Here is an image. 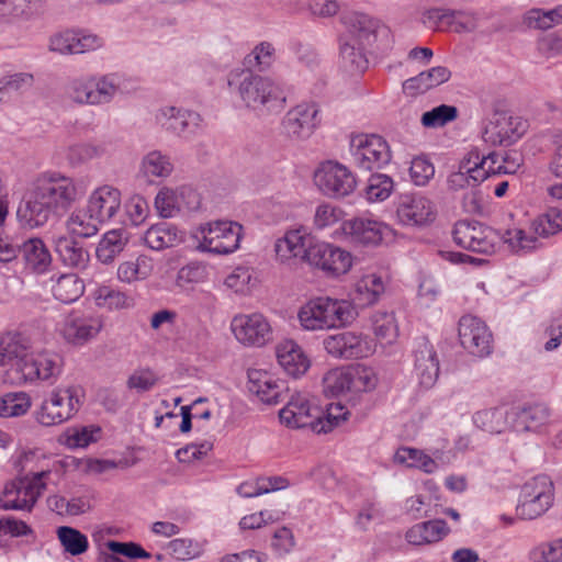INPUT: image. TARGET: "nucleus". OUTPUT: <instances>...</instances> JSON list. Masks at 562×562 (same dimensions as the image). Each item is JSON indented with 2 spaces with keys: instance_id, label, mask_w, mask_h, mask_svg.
<instances>
[{
  "instance_id": "1",
  "label": "nucleus",
  "mask_w": 562,
  "mask_h": 562,
  "mask_svg": "<svg viewBox=\"0 0 562 562\" xmlns=\"http://www.w3.org/2000/svg\"><path fill=\"white\" fill-rule=\"evenodd\" d=\"M86 193L81 180L58 171L40 175L24 200L16 216L22 226H44L53 217L64 216Z\"/></svg>"
},
{
  "instance_id": "2",
  "label": "nucleus",
  "mask_w": 562,
  "mask_h": 562,
  "mask_svg": "<svg viewBox=\"0 0 562 562\" xmlns=\"http://www.w3.org/2000/svg\"><path fill=\"white\" fill-rule=\"evenodd\" d=\"M454 243L467 250L492 254L502 239L515 254H527L538 247V238L521 228H509L499 235L479 222L460 221L452 232Z\"/></svg>"
},
{
  "instance_id": "3",
  "label": "nucleus",
  "mask_w": 562,
  "mask_h": 562,
  "mask_svg": "<svg viewBox=\"0 0 562 562\" xmlns=\"http://www.w3.org/2000/svg\"><path fill=\"white\" fill-rule=\"evenodd\" d=\"M297 317L307 330L327 329L351 324L357 310L350 301L321 296L302 306Z\"/></svg>"
},
{
  "instance_id": "4",
  "label": "nucleus",
  "mask_w": 562,
  "mask_h": 562,
  "mask_svg": "<svg viewBox=\"0 0 562 562\" xmlns=\"http://www.w3.org/2000/svg\"><path fill=\"white\" fill-rule=\"evenodd\" d=\"M229 86L236 85L237 92L246 104L254 110L269 112L281 111L286 102L283 88L269 77L241 71L237 80H229Z\"/></svg>"
},
{
  "instance_id": "5",
  "label": "nucleus",
  "mask_w": 562,
  "mask_h": 562,
  "mask_svg": "<svg viewBox=\"0 0 562 562\" xmlns=\"http://www.w3.org/2000/svg\"><path fill=\"white\" fill-rule=\"evenodd\" d=\"M346 25V40L369 49L386 52L393 45V35L389 26L367 14L351 12L342 16Z\"/></svg>"
},
{
  "instance_id": "6",
  "label": "nucleus",
  "mask_w": 562,
  "mask_h": 562,
  "mask_svg": "<svg viewBox=\"0 0 562 562\" xmlns=\"http://www.w3.org/2000/svg\"><path fill=\"white\" fill-rule=\"evenodd\" d=\"M243 226L237 222L215 221L200 225L192 234L196 249L216 255H227L239 248Z\"/></svg>"
},
{
  "instance_id": "7",
  "label": "nucleus",
  "mask_w": 562,
  "mask_h": 562,
  "mask_svg": "<svg viewBox=\"0 0 562 562\" xmlns=\"http://www.w3.org/2000/svg\"><path fill=\"white\" fill-rule=\"evenodd\" d=\"M554 502V485L544 474L524 483L520 490L516 514L520 519L532 520L546 514Z\"/></svg>"
},
{
  "instance_id": "8",
  "label": "nucleus",
  "mask_w": 562,
  "mask_h": 562,
  "mask_svg": "<svg viewBox=\"0 0 562 562\" xmlns=\"http://www.w3.org/2000/svg\"><path fill=\"white\" fill-rule=\"evenodd\" d=\"M81 406L80 390L77 386L54 389L35 412V419L49 427L70 419Z\"/></svg>"
},
{
  "instance_id": "9",
  "label": "nucleus",
  "mask_w": 562,
  "mask_h": 562,
  "mask_svg": "<svg viewBox=\"0 0 562 562\" xmlns=\"http://www.w3.org/2000/svg\"><path fill=\"white\" fill-rule=\"evenodd\" d=\"M49 472L42 471L32 476H24L8 483L0 497V508L5 510L31 512L46 488L44 477Z\"/></svg>"
},
{
  "instance_id": "10",
  "label": "nucleus",
  "mask_w": 562,
  "mask_h": 562,
  "mask_svg": "<svg viewBox=\"0 0 562 562\" xmlns=\"http://www.w3.org/2000/svg\"><path fill=\"white\" fill-rule=\"evenodd\" d=\"M281 424L291 428L311 427L317 434H326L322 411L312 405L308 396L303 393L293 394L285 406L280 409Z\"/></svg>"
},
{
  "instance_id": "11",
  "label": "nucleus",
  "mask_w": 562,
  "mask_h": 562,
  "mask_svg": "<svg viewBox=\"0 0 562 562\" xmlns=\"http://www.w3.org/2000/svg\"><path fill=\"white\" fill-rule=\"evenodd\" d=\"M350 147L355 165L363 170L380 169L391 160L387 142L375 134H360L352 137Z\"/></svg>"
},
{
  "instance_id": "12",
  "label": "nucleus",
  "mask_w": 562,
  "mask_h": 562,
  "mask_svg": "<svg viewBox=\"0 0 562 562\" xmlns=\"http://www.w3.org/2000/svg\"><path fill=\"white\" fill-rule=\"evenodd\" d=\"M314 181L324 195L335 199L351 194L357 187L355 175L346 166L331 160L321 164Z\"/></svg>"
},
{
  "instance_id": "13",
  "label": "nucleus",
  "mask_w": 562,
  "mask_h": 562,
  "mask_svg": "<svg viewBox=\"0 0 562 562\" xmlns=\"http://www.w3.org/2000/svg\"><path fill=\"white\" fill-rule=\"evenodd\" d=\"M326 352L336 359H362L374 353L375 342L367 335L356 331H341L323 339Z\"/></svg>"
},
{
  "instance_id": "14",
  "label": "nucleus",
  "mask_w": 562,
  "mask_h": 562,
  "mask_svg": "<svg viewBox=\"0 0 562 562\" xmlns=\"http://www.w3.org/2000/svg\"><path fill=\"white\" fill-rule=\"evenodd\" d=\"M315 103H300L290 109L280 122V135L291 142L310 138L319 124Z\"/></svg>"
},
{
  "instance_id": "15",
  "label": "nucleus",
  "mask_w": 562,
  "mask_h": 562,
  "mask_svg": "<svg viewBox=\"0 0 562 562\" xmlns=\"http://www.w3.org/2000/svg\"><path fill=\"white\" fill-rule=\"evenodd\" d=\"M103 327L101 317L92 311H71L63 321L60 333L75 346H82L97 337Z\"/></svg>"
},
{
  "instance_id": "16",
  "label": "nucleus",
  "mask_w": 562,
  "mask_h": 562,
  "mask_svg": "<svg viewBox=\"0 0 562 562\" xmlns=\"http://www.w3.org/2000/svg\"><path fill=\"white\" fill-rule=\"evenodd\" d=\"M63 360L59 355L54 352H40L37 355L27 356L23 367L15 375L14 384L21 385L35 381L55 382L61 372Z\"/></svg>"
},
{
  "instance_id": "17",
  "label": "nucleus",
  "mask_w": 562,
  "mask_h": 562,
  "mask_svg": "<svg viewBox=\"0 0 562 562\" xmlns=\"http://www.w3.org/2000/svg\"><path fill=\"white\" fill-rule=\"evenodd\" d=\"M31 349L27 336L18 331H8L0 335V367H7L5 381L14 384L15 375L20 370Z\"/></svg>"
},
{
  "instance_id": "18",
  "label": "nucleus",
  "mask_w": 562,
  "mask_h": 562,
  "mask_svg": "<svg viewBox=\"0 0 562 562\" xmlns=\"http://www.w3.org/2000/svg\"><path fill=\"white\" fill-rule=\"evenodd\" d=\"M157 124L165 131L183 138H191L202 131V117L199 113L177 106H162L156 114Z\"/></svg>"
},
{
  "instance_id": "19",
  "label": "nucleus",
  "mask_w": 562,
  "mask_h": 562,
  "mask_svg": "<svg viewBox=\"0 0 562 562\" xmlns=\"http://www.w3.org/2000/svg\"><path fill=\"white\" fill-rule=\"evenodd\" d=\"M459 340L461 346L472 356L484 358L493 350V336L480 318L465 315L459 321Z\"/></svg>"
},
{
  "instance_id": "20",
  "label": "nucleus",
  "mask_w": 562,
  "mask_h": 562,
  "mask_svg": "<svg viewBox=\"0 0 562 562\" xmlns=\"http://www.w3.org/2000/svg\"><path fill=\"white\" fill-rule=\"evenodd\" d=\"M308 263L328 274L339 276L349 271L352 265L350 252L328 243L310 246Z\"/></svg>"
},
{
  "instance_id": "21",
  "label": "nucleus",
  "mask_w": 562,
  "mask_h": 562,
  "mask_svg": "<svg viewBox=\"0 0 562 562\" xmlns=\"http://www.w3.org/2000/svg\"><path fill=\"white\" fill-rule=\"evenodd\" d=\"M527 122L519 116L496 113L483 132V139L494 146H508L526 132Z\"/></svg>"
},
{
  "instance_id": "22",
  "label": "nucleus",
  "mask_w": 562,
  "mask_h": 562,
  "mask_svg": "<svg viewBox=\"0 0 562 562\" xmlns=\"http://www.w3.org/2000/svg\"><path fill=\"white\" fill-rule=\"evenodd\" d=\"M436 206L420 194H404L400 198L396 215L405 226H425L436 218Z\"/></svg>"
},
{
  "instance_id": "23",
  "label": "nucleus",
  "mask_w": 562,
  "mask_h": 562,
  "mask_svg": "<svg viewBox=\"0 0 562 562\" xmlns=\"http://www.w3.org/2000/svg\"><path fill=\"white\" fill-rule=\"evenodd\" d=\"M340 229L350 243L363 246H376L391 233L387 225L363 217L344 221Z\"/></svg>"
},
{
  "instance_id": "24",
  "label": "nucleus",
  "mask_w": 562,
  "mask_h": 562,
  "mask_svg": "<svg viewBox=\"0 0 562 562\" xmlns=\"http://www.w3.org/2000/svg\"><path fill=\"white\" fill-rule=\"evenodd\" d=\"M238 341L248 346H262L271 338V327L262 314L237 315L231 324Z\"/></svg>"
},
{
  "instance_id": "25",
  "label": "nucleus",
  "mask_w": 562,
  "mask_h": 562,
  "mask_svg": "<svg viewBox=\"0 0 562 562\" xmlns=\"http://www.w3.org/2000/svg\"><path fill=\"white\" fill-rule=\"evenodd\" d=\"M510 428L517 432H542L551 422V411L536 403L509 408Z\"/></svg>"
},
{
  "instance_id": "26",
  "label": "nucleus",
  "mask_w": 562,
  "mask_h": 562,
  "mask_svg": "<svg viewBox=\"0 0 562 562\" xmlns=\"http://www.w3.org/2000/svg\"><path fill=\"white\" fill-rule=\"evenodd\" d=\"M414 372L418 383L424 389L432 387L439 376V360L437 353L426 338H420L414 349Z\"/></svg>"
},
{
  "instance_id": "27",
  "label": "nucleus",
  "mask_w": 562,
  "mask_h": 562,
  "mask_svg": "<svg viewBox=\"0 0 562 562\" xmlns=\"http://www.w3.org/2000/svg\"><path fill=\"white\" fill-rule=\"evenodd\" d=\"M484 160L477 149H472L460 162L459 170L448 178L451 190H460L465 187H475L487 178Z\"/></svg>"
},
{
  "instance_id": "28",
  "label": "nucleus",
  "mask_w": 562,
  "mask_h": 562,
  "mask_svg": "<svg viewBox=\"0 0 562 562\" xmlns=\"http://www.w3.org/2000/svg\"><path fill=\"white\" fill-rule=\"evenodd\" d=\"M121 204V191L113 186L103 184L90 193L86 206L103 224L117 215Z\"/></svg>"
},
{
  "instance_id": "29",
  "label": "nucleus",
  "mask_w": 562,
  "mask_h": 562,
  "mask_svg": "<svg viewBox=\"0 0 562 562\" xmlns=\"http://www.w3.org/2000/svg\"><path fill=\"white\" fill-rule=\"evenodd\" d=\"M311 244L310 234L303 227L289 229L283 237L277 239L274 251L281 261L301 259L308 262Z\"/></svg>"
},
{
  "instance_id": "30",
  "label": "nucleus",
  "mask_w": 562,
  "mask_h": 562,
  "mask_svg": "<svg viewBox=\"0 0 562 562\" xmlns=\"http://www.w3.org/2000/svg\"><path fill=\"white\" fill-rule=\"evenodd\" d=\"M248 390L256 394L262 403L271 405L280 402L284 384L276 381L268 372L250 370L248 372Z\"/></svg>"
},
{
  "instance_id": "31",
  "label": "nucleus",
  "mask_w": 562,
  "mask_h": 562,
  "mask_svg": "<svg viewBox=\"0 0 562 562\" xmlns=\"http://www.w3.org/2000/svg\"><path fill=\"white\" fill-rule=\"evenodd\" d=\"M277 359L284 371L296 378L310 368V359L302 348L293 340H285L277 346Z\"/></svg>"
},
{
  "instance_id": "32",
  "label": "nucleus",
  "mask_w": 562,
  "mask_h": 562,
  "mask_svg": "<svg viewBox=\"0 0 562 562\" xmlns=\"http://www.w3.org/2000/svg\"><path fill=\"white\" fill-rule=\"evenodd\" d=\"M144 241L150 249L160 251L181 244L183 235L175 225L162 222L153 225L145 232Z\"/></svg>"
},
{
  "instance_id": "33",
  "label": "nucleus",
  "mask_w": 562,
  "mask_h": 562,
  "mask_svg": "<svg viewBox=\"0 0 562 562\" xmlns=\"http://www.w3.org/2000/svg\"><path fill=\"white\" fill-rule=\"evenodd\" d=\"M26 268L36 273H44L52 263V256L41 238L33 237L19 245Z\"/></svg>"
},
{
  "instance_id": "34",
  "label": "nucleus",
  "mask_w": 562,
  "mask_h": 562,
  "mask_svg": "<svg viewBox=\"0 0 562 562\" xmlns=\"http://www.w3.org/2000/svg\"><path fill=\"white\" fill-rule=\"evenodd\" d=\"M448 532L445 520L434 519L414 525L407 530L405 538L411 544L424 546L440 541Z\"/></svg>"
},
{
  "instance_id": "35",
  "label": "nucleus",
  "mask_w": 562,
  "mask_h": 562,
  "mask_svg": "<svg viewBox=\"0 0 562 562\" xmlns=\"http://www.w3.org/2000/svg\"><path fill=\"white\" fill-rule=\"evenodd\" d=\"M450 70L443 66L432 67L427 71H422L417 76L412 77L403 82L404 92L415 95L424 93L449 80Z\"/></svg>"
},
{
  "instance_id": "36",
  "label": "nucleus",
  "mask_w": 562,
  "mask_h": 562,
  "mask_svg": "<svg viewBox=\"0 0 562 562\" xmlns=\"http://www.w3.org/2000/svg\"><path fill=\"white\" fill-rule=\"evenodd\" d=\"M93 78V105L110 103L119 93L125 90L122 75L111 72L105 75H92Z\"/></svg>"
},
{
  "instance_id": "37",
  "label": "nucleus",
  "mask_w": 562,
  "mask_h": 562,
  "mask_svg": "<svg viewBox=\"0 0 562 562\" xmlns=\"http://www.w3.org/2000/svg\"><path fill=\"white\" fill-rule=\"evenodd\" d=\"M55 250L61 262L67 267L85 269L88 266L89 252L69 237H58L55 241Z\"/></svg>"
},
{
  "instance_id": "38",
  "label": "nucleus",
  "mask_w": 562,
  "mask_h": 562,
  "mask_svg": "<svg viewBox=\"0 0 562 562\" xmlns=\"http://www.w3.org/2000/svg\"><path fill=\"white\" fill-rule=\"evenodd\" d=\"M101 224L102 222L89 212L87 206L75 210L66 221L68 232L81 238L97 235Z\"/></svg>"
},
{
  "instance_id": "39",
  "label": "nucleus",
  "mask_w": 562,
  "mask_h": 562,
  "mask_svg": "<svg viewBox=\"0 0 562 562\" xmlns=\"http://www.w3.org/2000/svg\"><path fill=\"white\" fill-rule=\"evenodd\" d=\"M139 170L148 180L165 179L173 172V162L169 155L155 149L142 158Z\"/></svg>"
},
{
  "instance_id": "40",
  "label": "nucleus",
  "mask_w": 562,
  "mask_h": 562,
  "mask_svg": "<svg viewBox=\"0 0 562 562\" xmlns=\"http://www.w3.org/2000/svg\"><path fill=\"white\" fill-rule=\"evenodd\" d=\"M154 271V260L146 256L139 255L134 260L123 261L119 265L116 276L121 282L134 283L146 280Z\"/></svg>"
},
{
  "instance_id": "41",
  "label": "nucleus",
  "mask_w": 562,
  "mask_h": 562,
  "mask_svg": "<svg viewBox=\"0 0 562 562\" xmlns=\"http://www.w3.org/2000/svg\"><path fill=\"white\" fill-rule=\"evenodd\" d=\"M128 236L123 229H112L106 232L100 239L95 256L102 263L112 262L125 248Z\"/></svg>"
},
{
  "instance_id": "42",
  "label": "nucleus",
  "mask_w": 562,
  "mask_h": 562,
  "mask_svg": "<svg viewBox=\"0 0 562 562\" xmlns=\"http://www.w3.org/2000/svg\"><path fill=\"white\" fill-rule=\"evenodd\" d=\"M473 423L485 431L501 434L510 428L509 409L493 407L479 411L473 415Z\"/></svg>"
},
{
  "instance_id": "43",
  "label": "nucleus",
  "mask_w": 562,
  "mask_h": 562,
  "mask_svg": "<svg viewBox=\"0 0 562 562\" xmlns=\"http://www.w3.org/2000/svg\"><path fill=\"white\" fill-rule=\"evenodd\" d=\"M485 161V171L487 177L491 175H515L521 167V156L514 151L501 156L496 153L488 154L487 156H481Z\"/></svg>"
},
{
  "instance_id": "44",
  "label": "nucleus",
  "mask_w": 562,
  "mask_h": 562,
  "mask_svg": "<svg viewBox=\"0 0 562 562\" xmlns=\"http://www.w3.org/2000/svg\"><path fill=\"white\" fill-rule=\"evenodd\" d=\"M52 291L56 300L69 304L77 301L83 294L85 283L75 273L61 274Z\"/></svg>"
},
{
  "instance_id": "45",
  "label": "nucleus",
  "mask_w": 562,
  "mask_h": 562,
  "mask_svg": "<svg viewBox=\"0 0 562 562\" xmlns=\"http://www.w3.org/2000/svg\"><path fill=\"white\" fill-rule=\"evenodd\" d=\"M394 462L407 468L420 469L426 473H434L438 469V464L434 459L422 450L409 447L397 449L394 454Z\"/></svg>"
},
{
  "instance_id": "46",
  "label": "nucleus",
  "mask_w": 562,
  "mask_h": 562,
  "mask_svg": "<svg viewBox=\"0 0 562 562\" xmlns=\"http://www.w3.org/2000/svg\"><path fill=\"white\" fill-rule=\"evenodd\" d=\"M57 538L65 552L76 557L83 554L89 549V540L80 530L60 526L56 530Z\"/></svg>"
},
{
  "instance_id": "47",
  "label": "nucleus",
  "mask_w": 562,
  "mask_h": 562,
  "mask_svg": "<svg viewBox=\"0 0 562 562\" xmlns=\"http://www.w3.org/2000/svg\"><path fill=\"white\" fill-rule=\"evenodd\" d=\"M277 58V50L272 43L260 42L245 57V65L249 68L257 69L258 71H267L274 64Z\"/></svg>"
},
{
  "instance_id": "48",
  "label": "nucleus",
  "mask_w": 562,
  "mask_h": 562,
  "mask_svg": "<svg viewBox=\"0 0 562 562\" xmlns=\"http://www.w3.org/2000/svg\"><path fill=\"white\" fill-rule=\"evenodd\" d=\"M369 48L361 47L352 42L345 40L340 46V56L344 67L350 72H362L368 67L366 52Z\"/></svg>"
},
{
  "instance_id": "49",
  "label": "nucleus",
  "mask_w": 562,
  "mask_h": 562,
  "mask_svg": "<svg viewBox=\"0 0 562 562\" xmlns=\"http://www.w3.org/2000/svg\"><path fill=\"white\" fill-rule=\"evenodd\" d=\"M67 97L78 104L93 105V78L85 75L71 79L66 88Z\"/></svg>"
},
{
  "instance_id": "50",
  "label": "nucleus",
  "mask_w": 562,
  "mask_h": 562,
  "mask_svg": "<svg viewBox=\"0 0 562 562\" xmlns=\"http://www.w3.org/2000/svg\"><path fill=\"white\" fill-rule=\"evenodd\" d=\"M31 406L30 396L24 392L7 393L0 396V417L24 415Z\"/></svg>"
},
{
  "instance_id": "51",
  "label": "nucleus",
  "mask_w": 562,
  "mask_h": 562,
  "mask_svg": "<svg viewBox=\"0 0 562 562\" xmlns=\"http://www.w3.org/2000/svg\"><path fill=\"white\" fill-rule=\"evenodd\" d=\"M373 330L383 344H392L398 335V328L393 313L376 312L372 318Z\"/></svg>"
},
{
  "instance_id": "52",
  "label": "nucleus",
  "mask_w": 562,
  "mask_h": 562,
  "mask_svg": "<svg viewBox=\"0 0 562 562\" xmlns=\"http://www.w3.org/2000/svg\"><path fill=\"white\" fill-rule=\"evenodd\" d=\"M532 232L540 237H549L562 231V211L550 209L533 220Z\"/></svg>"
},
{
  "instance_id": "53",
  "label": "nucleus",
  "mask_w": 562,
  "mask_h": 562,
  "mask_svg": "<svg viewBox=\"0 0 562 562\" xmlns=\"http://www.w3.org/2000/svg\"><path fill=\"white\" fill-rule=\"evenodd\" d=\"M394 190L393 179L384 173H373L368 180L366 195L370 202L386 200Z\"/></svg>"
},
{
  "instance_id": "54",
  "label": "nucleus",
  "mask_w": 562,
  "mask_h": 562,
  "mask_svg": "<svg viewBox=\"0 0 562 562\" xmlns=\"http://www.w3.org/2000/svg\"><path fill=\"white\" fill-rule=\"evenodd\" d=\"M458 117V109L454 105L440 104L423 113L420 123L426 128H439Z\"/></svg>"
},
{
  "instance_id": "55",
  "label": "nucleus",
  "mask_w": 562,
  "mask_h": 562,
  "mask_svg": "<svg viewBox=\"0 0 562 562\" xmlns=\"http://www.w3.org/2000/svg\"><path fill=\"white\" fill-rule=\"evenodd\" d=\"M344 217V211L330 203L319 204L314 213L313 225L315 229L322 231L339 223Z\"/></svg>"
},
{
  "instance_id": "56",
  "label": "nucleus",
  "mask_w": 562,
  "mask_h": 562,
  "mask_svg": "<svg viewBox=\"0 0 562 562\" xmlns=\"http://www.w3.org/2000/svg\"><path fill=\"white\" fill-rule=\"evenodd\" d=\"M155 207L161 217H173L181 211L177 191L162 188L155 198Z\"/></svg>"
},
{
  "instance_id": "57",
  "label": "nucleus",
  "mask_w": 562,
  "mask_h": 562,
  "mask_svg": "<svg viewBox=\"0 0 562 562\" xmlns=\"http://www.w3.org/2000/svg\"><path fill=\"white\" fill-rule=\"evenodd\" d=\"M206 277V267L201 262L192 261L179 269L176 283L179 288H187L190 284L203 282Z\"/></svg>"
},
{
  "instance_id": "58",
  "label": "nucleus",
  "mask_w": 562,
  "mask_h": 562,
  "mask_svg": "<svg viewBox=\"0 0 562 562\" xmlns=\"http://www.w3.org/2000/svg\"><path fill=\"white\" fill-rule=\"evenodd\" d=\"M357 292L364 296L367 304H373L384 292L382 278L374 273L362 277L357 283Z\"/></svg>"
},
{
  "instance_id": "59",
  "label": "nucleus",
  "mask_w": 562,
  "mask_h": 562,
  "mask_svg": "<svg viewBox=\"0 0 562 562\" xmlns=\"http://www.w3.org/2000/svg\"><path fill=\"white\" fill-rule=\"evenodd\" d=\"M323 381L326 391L330 392L333 395H338L352 390L351 373L341 369H335L327 372Z\"/></svg>"
},
{
  "instance_id": "60",
  "label": "nucleus",
  "mask_w": 562,
  "mask_h": 562,
  "mask_svg": "<svg viewBox=\"0 0 562 562\" xmlns=\"http://www.w3.org/2000/svg\"><path fill=\"white\" fill-rule=\"evenodd\" d=\"M103 148L92 144H76L68 148L67 160L72 167L101 156Z\"/></svg>"
},
{
  "instance_id": "61",
  "label": "nucleus",
  "mask_w": 562,
  "mask_h": 562,
  "mask_svg": "<svg viewBox=\"0 0 562 562\" xmlns=\"http://www.w3.org/2000/svg\"><path fill=\"white\" fill-rule=\"evenodd\" d=\"M532 562H562V538L544 542L530 552Z\"/></svg>"
},
{
  "instance_id": "62",
  "label": "nucleus",
  "mask_w": 562,
  "mask_h": 562,
  "mask_svg": "<svg viewBox=\"0 0 562 562\" xmlns=\"http://www.w3.org/2000/svg\"><path fill=\"white\" fill-rule=\"evenodd\" d=\"M409 175L416 186H425L434 177L435 167L425 156H418L411 162Z\"/></svg>"
},
{
  "instance_id": "63",
  "label": "nucleus",
  "mask_w": 562,
  "mask_h": 562,
  "mask_svg": "<svg viewBox=\"0 0 562 562\" xmlns=\"http://www.w3.org/2000/svg\"><path fill=\"white\" fill-rule=\"evenodd\" d=\"M106 548L117 554L126 557L128 559H149L150 553L143 549V547L136 542H120L110 540L105 543Z\"/></svg>"
},
{
  "instance_id": "64",
  "label": "nucleus",
  "mask_w": 562,
  "mask_h": 562,
  "mask_svg": "<svg viewBox=\"0 0 562 562\" xmlns=\"http://www.w3.org/2000/svg\"><path fill=\"white\" fill-rule=\"evenodd\" d=\"M126 295L110 286H100L95 292V301L99 306L108 308H121L126 304Z\"/></svg>"
}]
</instances>
